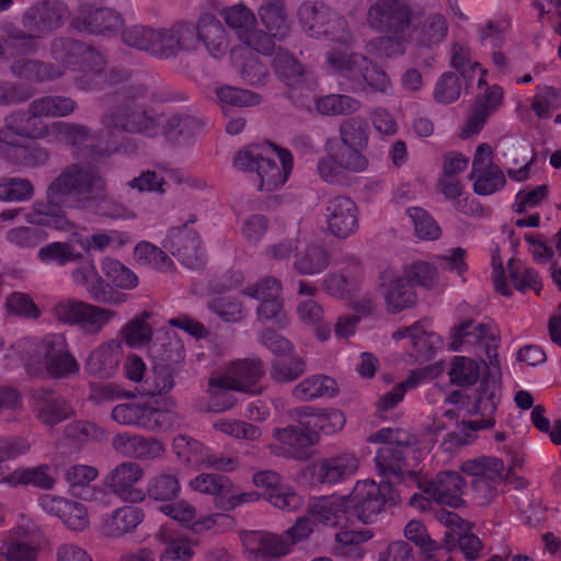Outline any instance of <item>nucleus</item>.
<instances>
[{
  "mask_svg": "<svg viewBox=\"0 0 561 561\" xmlns=\"http://www.w3.org/2000/svg\"><path fill=\"white\" fill-rule=\"evenodd\" d=\"M90 210L108 218H134L124 205L107 197L105 181L90 165L72 163L48 185L46 199L34 203L37 222L57 230L69 231L73 225L66 208Z\"/></svg>",
  "mask_w": 561,
  "mask_h": 561,
  "instance_id": "nucleus-1",
  "label": "nucleus"
},
{
  "mask_svg": "<svg viewBox=\"0 0 561 561\" xmlns=\"http://www.w3.org/2000/svg\"><path fill=\"white\" fill-rule=\"evenodd\" d=\"M148 88L131 84L115 90L107 98L112 102L101 115V123L110 136L140 134L154 137L160 131L161 115L145 103Z\"/></svg>",
  "mask_w": 561,
  "mask_h": 561,
  "instance_id": "nucleus-2",
  "label": "nucleus"
},
{
  "mask_svg": "<svg viewBox=\"0 0 561 561\" xmlns=\"http://www.w3.org/2000/svg\"><path fill=\"white\" fill-rule=\"evenodd\" d=\"M102 272L107 282L96 272L92 262H82L73 272L77 284L84 285L90 297L101 304L118 306L126 301L127 295L113 287L130 289L138 283L137 276L119 261L106 257L102 261Z\"/></svg>",
  "mask_w": 561,
  "mask_h": 561,
  "instance_id": "nucleus-3",
  "label": "nucleus"
},
{
  "mask_svg": "<svg viewBox=\"0 0 561 561\" xmlns=\"http://www.w3.org/2000/svg\"><path fill=\"white\" fill-rule=\"evenodd\" d=\"M233 164L242 171H254L259 179V190L272 192L287 181L293 169V158L288 150L278 149L273 144H253L236 154Z\"/></svg>",
  "mask_w": 561,
  "mask_h": 561,
  "instance_id": "nucleus-4",
  "label": "nucleus"
},
{
  "mask_svg": "<svg viewBox=\"0 0 561 561\" xmlns=\"http://www.w3.org/2000/svg\"><path fill=\"white\" fill-rule=\"evenodd\" d=\"M414 10L407 0H376L367 11L368 26L380 34H404L411 28Z\"/></svg>",
  "mask_w": 561,
  "mask_h": 561,
  "instance_id": "nucleus-5",
  "label": "nucleus"
},
{
  "mask_svg": "<svg viewBox=\"0 0 561 561\" xmlns=\"http://www.w3.org/2000/svg\"><path fill=\"white\" fill-rule=\"evenodd\" d=\"M311 533L310 520L308 518H298L295 525L282 535L252 531L247 535V540L249 543L257 546L250 550L251 554L255 557L280 558L290 551L291 546L306 539Z\"/></svg>",
  "mask_w": 561,
  "mask_h": 561,
  "instance_id": "nucleus-6",
  "label": "nucleus"
},
{
  "mask_svg": "<svg viewBox=\"0 0 561 561\" xmlns=\"http://www.w3.org/2000/svg\"><path fill=\"white\" fill-rule=\"evenodd\" d=\"M56 318L65 323L77 324L87 334H98L116 312L78 300H67L54 308Z\"/></svg>",
  "mask_w": 561,
  "mask_h": 561,
  "instance_id": "nucleus-7",
  "label": "nucleus"
},
{
  "mask_svg": "<svg viewBox=\"0 0 561 561\" xmlns=\"http://www.w3.org/2000/svg\"><path fill=\"white\" fill-rule=\"evenodd\" d=\"M345 500L352 524L356 520L363 524L374 523L386 505L382 488L368 480L358 481Z\"/></svg>",
  "mask_w": 561,
  "mask_h": 561,
  "instance_id": "nucleus-8",
  "label": "nucleus"
},
{
  "mask_svg": "<svg viewBox=\"0 0 561 561\" xmlns=\"http://www.w3.org/2000/svg\"><path fill=\"white\" fill-rule=\"evenodd\" d=\"M112 417L122 425L158 432L171 428L175 421L172 412L138 403L117 404L112 410Z\"/></svg>",
  "mask_w": 561,
  "mask_h": 561,
  "instance_id": "nucleus-9",
  "label": "nucleus"
},
{
  "mask_svg": "<svg viewBox=\"0 0 561 561\" xmlns=\"http://www.w3.org/2000/svg\"><path fill=\"white\" fill-rule=\"evenodd\" d=\"M162 247L188 268L201 270L206 264L201 237L187 224L169 229Z\"/></svg>",
  "mask_w": 561,
  "mask_h": 561,
  "instance_id": "nucleus-10",
  "label": "nucleus"
},
{
  "mask_svg": "<svg viewBox=\"0 0 561 561\" xmlns=\"http://www.w3.org/2000/svg\"><path fill=\"white\" fill-rule=\"evenodd\" d=\"M195 26L190 22H178L170 28L154 30L151 55L167 59L180 51L195 49Z\"/></svg>",
  "mask_w": 561,
  "mask_h": 561,
  "instance_id": "nucleus-11",
  "label": "nucleus"
},
{
  "mask_svg": "<svg viewBox=\"0 0 561 561\" xmlns=\"http://www.w3.org/2000/svg\"><path fill=\"white\" fill-rule=\"evenodd\" d=\"M44 357V365L53 378H70L79 373L80 366L71 355L64 335L53 334L46 336L38 346Z\"/></svg>",
  "mask_w": 561,
  "mask_h": 561,
  "instance_id": "nucleus-12",
  "label": "nucleus"
},
{
  "mask_svg": "<svg viewBox=\"0 0 561 561\" xmlns=\"http://www.w3.org/2000/svg\"><path fill=\"white\" fill-rule=\"evenodd\" d=\"M409 476L416 481L417 486L424 493L432 496L438 504L456 508L463 505L461 492L466 482L458 472H439L435 480L430 481L420 480L416 471H409Z\"/></svg>",
  "mask_w": 561,
  "mask_h": 561,
  "instance_id": "nucleus-13",
  "label": "nucleus"
},
{
  "mask_svg": "<svg viewBox=\"0 0 561 561\" xmlns=\"http://www.w3.org/2000/svg\"><path fill=\"white\" fill-rule=\"evenodd\" d=\"M296 423L284 428H275L273 436L287 446L288 455L295 459L306 460L310 457L309 449L318 443V435L307 425L300 409L295 410Z\"/></svg>",
  "mask_w": 561,
  "mask_h": 561,
  "instance_id": "nucleus-14",
  "label": "nucleus"
},
{
  "mask_svg": "<svg viewBox=\"0 0 561 561\" xmlns=\"http://www.w3.org/2000/svg\"><path fill=\"white\" fill-rule=\"evenodd\" d=\"M66 13L65 4L58 0H42L31 5L22 16L25 30L33 32L35 37L48 33L62 23Z\"/></svg>",
  "mask_w": 561,
  "mask_h": 561,
  "instance_id": "nucleus-15",
  "label": "nucleus"
},
{
  "mask_svg": "<svg viewBox=\"0 0 561 561\" xmlns=\"http://www.w3.org/2000/svg\"><path fill=\"white\" fill-rule=\"evenodd\" d=\"M144 476L140 465L131 461L119 463L105 479V484L111 491L123 500L137 503L141 502L146 494L144 491L134 488Z\"/></svg>",
  "mask_w": 561,
  "mask_h": 561,
  "instance_id": "nucleus-16",
  "label": "nucleus"
},
{
  "mask_svg": "<svg viewBox=\"0 0 561 561\" xmlns=\"http://www.w3.org/2000/svg\"><path fill=\"white\" fill-rule=\"evenodd\" d=\"M327 220L330 231L337 238H347L358 228L356 204L347 196H335L328 202Z\"/></svg>",
  "mask_w": 561,
  "mask_h": 561,
  "instance_id": "nucleus-17",
  "label": "nucleus"
},
{
  "mask_svg": "<svg viewBox=\"0 0 561 561\" xmlns=\"http://www.w3.org/2000/svg\"><path fill=\"white\" fill-rule=\"evenodd\" d=\"M503 100V89L496 84L485 89L483 94L476 96L470 107L466 127L461 131V137L467 138L470 135L478 134L486 123L488 118L494 113Z\"/></svg>",
  "mask_w": 561,
  "mask_h": 561,
  "instance_id": "nucleus-18",
  "label": "nucleus"
},
{
  "mask_svg": "<svg viewBox=\"0 0 561 561\" xmlns=\"http://www.w3.org/2000/svg\"><path fill=\"white\" fill-rule=\"evenodd\" d=\"M122 358L119 342L110 341L93 350L85 360L84 369L90 376L107 379L117 371Z\"/></svg>",
  "mask_w": 561,
  "mask_h": 561,
  "instance_id": "nucleus-19",
  "label": "nucleus"
},
{
  "mask_svg": "<svg viewBox=\"0 0 561 561\" xmlns=\"http://www.w3.org/2000/svg\"><path fill=\"white\" fill-rule=\"evenodd\" d=\"M149 356L153 364L179 370L185 358L184 344L176 334L157 336L149 344Z\"/></svg>",
  "mask_w": 561,
  "mask_h": 561,
  "instance_id": "nucleus-20",
  "label": "nucleus"
},
{
  "mask_svg": "<svg viewBox=\"0 0 561 561\" xmlns=\"http://www.w3.org/2000/svg\"><path fill=\"white\" fill-rule=\"evenodd\" d=\"M70 24L80 32L104 33L117 28L122 24V19L110 8L88 10L82 7L80 14L75 16Z\"/></svg>",
  "mask_w": 561,
  "mask_h": 561,
  "instance_id": "nucleus-21",
  "label": "nucleus"
},
{
  "mask_svg": "<svg viewBox=\"0 0 561 561\" xmlns=\"http://www.w3.org/2000/svg\"><path fill=\"white\" fill-rule=\"evenodd\" d=\"M35 100L27 111H16L4 118L5 128L15 136L24 138H39L47 134V126L43 114L34 111Z\"/></svg>",
  "mask_w": 561,
  "mask_h": 561,
  "instance_id": "nucleus-22",
  "label": "nucleus"
},
{
  "mask_svg": "<svg viewBox=\"0 0 561 561\" xmlns=\"http://www.w3.org/2000/svg\"><path fill=\"white\" fill-rule=\"evenodd\" d=\"M357 468V458L353 455L344 454L319 461L314 466L313 476L321 484H333L351 477Z\"/></svg>",
  "mask_w": 561,
  "mask_h": 561,
  "instance_id": "nucleus-23",
  "label": "nucleus"
},
{
  "mask_svg": "<svg viewBox=\"0 0 561 561\" xmlns=\"http://www.w3.org/2000/svg\"><path fill=\"white\" fill-rule=\"evenodd\" d=\"M196 45L202 41L210 55L220 57L227 49L226 31L214 14H203L195 25Z\"/></svg>",
  "mask_w": 561,
  "mask_h": 561,
  "instance_id": "nucleus-24",
  "label": "nucleus"
},
{
  "mask_svg": "<svg viewBox=\"0 0 561 561\" xmlns=\"http://www.w3.org/2000/svg\"><path fill=\"white\" fill-rule=\"evenodd\" d=\"M380 288L383 290L382 294L389 313H399L413 307L416 302L414 286L404 275L392 279L388 285L380 284Z\"/></svg>",
  "mask_w": 561,
  "mask_h": 561,
  "instance_id": "nucleus-25",
  "label": "nucleus"
},
{
  "mask_svg": "<svg viewBox=\"0 0 561 561\" xmlns=\"http://www.w3.org/2000/svg\"><path fill=\"white\" fill-rule=\"evenodd\" d=\"M204 127L205 122L202 118L187 114H173L160 125L162 134L173 144L187 141L198 136Z\"/></svg>",
  "mask_w": 561,
  "mask_h": 561,
  "instance_id": "nucleus-26",
  "label": "nucleus"
},
{
  "mask_svg": "<svg viewBox=\"0 0 561 561\" xmlns=\"http://www.w3.org/2000/svg\"><path fill=\"white\" fill-rule=\"evenodd\" d=\"M259 16L266 30L278 41L290 32V21L284 0H264L259 8Z\"/></svg>",
  "mask_w": 561,
  "mask_h": 561,
  "instance_id": "nucleus-27",
  "label": "nucleus"
},
{
  "mask_svg": "<svg viewBox=\"0 0 561 561\" xmlns=\"http://www.w3.org/2000/svg\"><path fill=\"white\" fill-rule=\"evenodd\" d=\"M34 397L42 403L38 419L47 425L58 424L73 414L72 407L64 398L55 396L50 389H38Z\"/></svg>",
  "mask_w": 561,
  "mask_h": 561,
  "instance_id": "nucleus-28",
  "label": "nucleus"
},
{
  "mask_svg": "<svg viewBox=\"0 0 561 561\" xmlns=\"http://www.w3.org/2000/svg\"><path fill=\"white\" fill-rule=\"evenodd\" d=\"M448 23L446 18L437 12H431L415 26V45L420 48L432 49L447 36Z\"/></svg>",
  "mask_w": 561,
  "mask_h": 561,
  "instance_id": "nucleus-29",
  "label": "nucleus"
},
{
  "mask_svg": "<svg viewBox=\"0 0 561 561\" xmlns=\"http://www.w3.org/2000/svg\"><path fill=\"white\" fill-rule=\"evenodd\" d=\"M330 264V253L317 243H309L297 250L293 263L294 270L302 276H312L322 273Z\"/></svg>",
  "mask_w": 561,
  "mask_h": 561,
  "instance_id": "nucleus-30",
  "label": "nucleus"
},
{
  "mask_svg": "<svg viewBox=\"0 0 561 561\" xmlns=\"http://www.w3.org/2000/svg\"><path fill=\"white\" fill-rule=\"evenodd\" d=\"M461 470L473 477V479H482L493 482H511L512 468L505 474L504 463L501 459L495 457H478L472 460H467L461 465Z\"/></svg>",
  "mask_w": 561,
  "mask_h": 561,
  "instance_id": "nucleus-31",
  "label": "nucleus"
},
{
  "mask_svg": "<svg viewBox=\"0 0 561 561\" xmlns=\"http://www.w3.org/2000/svg\"><path fill=\"white\" fill-rule=\"evenodd\" d=\"M230 373L233 374L240 383L241 392L259 394L262 388L257 382L265 375V367L260 358H244L236 360Z\"/></svg>",
  "mask_w": 561,
  "mask_h": 561,
  "instance_id": "nucleus-32",
  "label": "nucleus"
},
{
  "mask_svg": "<svg viewBox=\"0 0 561 561\" xmlns=\"http://www.w3.org/2000/svg\"><path fill=\"white\" fill-rule=\"evenodd\" d=\"M14 76L28 81H50L64 75L62 68L35 59H18L11 65Z\"/></svg>",
  "mask_w": 561,
  "mask_h": 561,
  "instance_id": "nucleus-33",
  "label": "nucleus"
},
{
  "mask_svg": "<svg viewBox=\"0 0 561 561\" xmlns=\"http://www.w3.org/2000/svg\"><path fill=\"white\" fill-rule=\"evenodd\" d=\"M144 519L142 511L135 506H124L105 518L102 530L105 536L121 537L133 531Z\"/></svg>",
  "mask_w": 561,
  "mask_h": 561,
  "instance_id": "nucleus-34",
  "label": "nucleus"
},
{
  "mask_svg": "<svg viewBox=\"0 0 561 561\" xmlns=\"http://www.w3.org/2000/svg\"><path fill=\"white\" fill-rule=\"evenodd\" d=\"M304 414V420H307V425L311 427L312 432L319 436L322 432L325 435H331L345 425V416L342 411L337 409L317 410L310 407L299 408Z\"/></svg>",
  "mask_w": 561,
  "mask_h": 561,
  "instance_id": "nucleus-35",
  "label": "nucleus"
},
{
  "mask_svg": "<svg viewBox=\"0 0 561 561\" xmlns=\"http://www.w3.org/2000/svg\"><path fill=\"white\" fill-rule=\"evenodd\" d=\"M273 68L276 76L288 87H298L301 84L308 71L296 57L286 49L278 48L273 59Z\"/></svg>",
  "mask_w": 561,
  "mask_h": 561,
  "instance_id": "nucleus-36",
  "label": "nucleus"
},
{
  "mask_svg": "<svg viewBox=\"0 0 561 561\" xmlns=\"http://www.w3.org/2000/svg\"><path fill=\"white\" fill-rule=\"evenodd\" d=\"M53 58L65 67L79 68L82 66L87 44L70 37H58L51 42ZM61 68V66H59Z\"/></svg>",
  "mask_w": 561,
  "mask_h": 561,
  "instance_id": "nucleus-37",
  "label": "nucleus"
},
{
  "mask_svg": "<svg viewBox=\"0 0 561 561\" xmlns=\"http://www.w3.org/2000/svg\"><path fill=\"white\" fill-rule=\"evenodd\" d=\"M65 477L75 496L85 501H90L94 497L95 491L90 483L98 477L96 468L85 465H75L66 471Z\"/></svg>",
  "mask_w": 561,
  "mask_h": 561,
  "instance_id": "nucleus-38",
  "label": "nucleus"
},
{
  "mask_svg": "<svg viewBox=\"0 0 561 561\" xmlns=\"http://www.w3.org/2000/svg\"><path fill=\"white\" fill-rule=\"evenodd\" d=\"M336 392L335 380L323 375L308 377L293 389V396L301 401H311L323 396L333 397Z\"/></svg>",
  "mask_w": 561,
  "mask_h": 561,
  "instance_id": "nucleus-39",
  "label": "nucleus"
},
{
  "mask_svg": "<svg viewBox=\"0 0 561 561\" xmlns=\"http://www.w3.org/2000/svg\"><path fill=\"white\" fill-rule=\"evenodd\" d=\"M327 147L333 154L335 161H337V164L341 165L347 174L350 172H363L368 165V160L362 153V149L347 146L336 140H330Z\"/></svg>",
  "mask_w": 561,
  "mask_h": 561,
  "instance_id": "nucleus-40",
  "label": "nucleus"
},
{
  "mask_svg": "<svg viewBox=\"0 0 561 561\" xmlns=\"http://www.w3.org/2000/svg\"><path fill=\"white\" fill-rule=\"evenodd\" d=\"M362 107L359 100L347 94H328L316 102L317 111L325 116L351 115Z\"/></svg>",
  "mask_w": 561,
  "mask_h": 561,
  "instance_id": "nucleus-41",
  "label": "nucleus"
},
{
  "mask_svg": "<svg viewBox=\"0 0 561 561\" xmlns=\"http://www.w3.org/2000/svg\"><path fill=\"white\" fill-rule=\"evenodd\" d=\"M34 214L30 215V221L35 222L38 226H30V227H18L10 229L7 232V240L12 244H15L20 248H36L39 244L44 243L48 239L47 231L42 227L43 225L37 222L39 216L36 214L35 208Z\"/></svg>",
  "mask_w": 561,
  "mask_h": 561,
  "instance_id": "nucleus-42",
  "label": "nucleus"
},
{
  "mask_svg": "<svg viewBox=\"0 0 561 561\" xmlns=\"http://www.w3.org/2000/svg\"><path fill=\"white\" fill-rule=\"evenodd\" d=\"M38 260L45 265L65 266L83 257L68 242L54 241L43 245L37 253Z\"/></svg>",
  "mask_w": 561,
  "mask_h": 561,
  "instance_id": "nucleus-43",
  "label": "nucleus"
},
{
  "mask_svg": "<svg viewBox=\"0 0 561 561\" xmlns=\"http://www.w3.org/2000/svg\"><path fill=\"white\" fill-rule=\"evenodd\" d=\"M47 471V466L16 469L1 481L14 486L18 484H32L44 490H50L54 486L55 480Z\"/></svg>",
  "mask_w": 561,
  "mask_h": 561,
  "instance_id": "nucleus-44",
  "label": "nucleus"
},
{
  "mask_svg": "<svg viewBox=\"0 0 561 561\" xmlns=\"http://www.w3.org/2000/svg\"><path fill=\"white\" fill-rule=\"evenodd\" d=\"M339 135L342 144L364 150L368 145L369 125L362 117H351L340 124Z\"/></svg>",
  "mask_w": 561,
  "mask_h": 561,
  "instance_id": "nucleus-45",
  "label": "nucleus"
},
{
  "mask_svg": "<svg viewBox=\"0 0 561 561\" xmlns=\"http://www.w3.org/2000/svg\"><path fill=\"white\" fill-rule=\"evenodd\" d=\"M375 462L382 476H393L399 481L403 480V467L405 466V459L402 449L392 445L382 446L377 451Z\"/></svg>",
  "mask_w": 561,
  "mask_h": 561,
  "instance_id": "nucleus-46",
  "label": "nucleus"
},
{
  "mask_svg": "<svg viewBox=\"0 0 561 561\" xmlns=\"http://www.w3.org/2000/svg\"><path fill=\"white\" fill-rule=\"evenodd\" d=\"M491 328L486 324H477L473 327V320H466L451 329L449 348L454 352L460 350L465 342L471 344L481 343L489 336Z\"/></svg>",
  "mask_w": 561,
  "mask_h": 561,
  "instance_id": "nucleus-47",
  "label": "nucleus"
},
{
  "mask_svg": "<svg viewBox=\"0 0 561 561\" xmlns=\"http://www.w3.org/2000/svg\"><path fill=\"white\" fill-rule=\"evenodd\" d=\"M501 380H493L488 376H482L479 388L476 391L474 404L470 411L471 414L491 416L496 410V391L500 389Z\"/></svg>",
  "mask_w": 561,
  "mask_h": 561,
  "instance_id": "nucleus-48",
  "label": "nucleus"
},
{
  "mask_svg": "<svg viewBox=\"0 0 561 561\" xmlns=\"http://www.w3.org/2000/svg\"><path fill=\"white\" fill-rule=\"evenodd\" d=\"M149 311H142L122 329V335L126 344L130 347H138L149 344L152 337V329L147 323L150 318Z\"/></svg>",
  "mask_w": 561,
  "mask_h": 561,
  "instance_id": "nucleus-49",
  "label": "nucleus"
},
{
  "mask_svg": "<svg viewBox=\"0 0 561 561\" xmlns=\"http://www.w3.org/2000/svg\"><path fill=\"white\" fill-rule=\"evenodd\" d=\"M412 41V36H404V34H382L369 42L368 48L380 57L393 58L404 55L407 45Z\"/></svg>",
  "mask_w": 561,
  "mask_h": 561,
  "instance_id": "nucleus-50",
  "label": "nucleus"
},
{
  "mask_svg": "<svg viewBox=\"0 0 561 561\" xmlns=\"http://www.w3.org/2000/svg\"><path fill=\"white\" fill-rule=\"evenodd\" d=\"M450 383L468 387L477 382L480 376L479 364L467 356H455L448 370Z\"/></svg>",
  "mask_w": 561,
  "mask_h": 561,
  "instance_id": "nucleus-51",
  "label": "nucleus"
},
{
  "mask_svg": "<svg viewBox=\"0 0 561 561\" xmlns=\"http://www.w3.org/2000/svg\"><path fill=\"white\" fill-rule=\"evenodd\" d=\"M312 512L318 515L319 519L334 527H347L352 525L348 512L346 511L345 496L337 501L325 502L313 505Z\"/></svg>",
  "mask_w": 561,
  "mask_h": 561,
  "instance_id": "nucleus-52",
  "label": "nucleus"
},
{
  "mask_svg": "<svg viewBox=\"0 0 561 561\" xmlns=\"http://www.w3.org/2000/svg\"><path fill=\"white\" fill-rule=\"evenodd\" d=\"M135 257L138 263L152 266L161 272H169L174 267L173 261L164 250L146 241L136 245Z\"/></svg>",
  "mask_w": 561,
  "mask_h": 561,
  "instance_id": "nucleus-53",
  "label": "nucleus"
},
{
  "mask_svg": "<svg viewBox=\"0 0 561 561\" xmlns=\"http://www.w3.org/2000/svg\"><path fill=\"white\" fill-rule=\"evenodd\" d=\"M473 191L478 195H490L504 187L506 180L501 168L488 160V168L474 176Z\"/></svg>",
  "mask_w": 561,
  "mask_h": 561,
  "instance_id": "nucleus-54",
  "label": "nucleus"
},
{
  "mask_svg": "<svg viewBox=\"0 0 561 561\" xmlns=\"http://www.w3.org/2000/svg\"><path fill=\"white\" fill-rule=\"evenodd\" d=\"M306 371V362L302 357L278 358L272 362L270 376L278 383L291 382Z\"/></svg>",
  "mask_w": 561,
  "mask_h": 561,
  "instance_id": "nucleus-55",
  "label": "nucleus"
},
{
  "mask_svg": "<svg viewBox=\"0 0 561 561\" xmlns=\"http://www.w3.org/2000/svg\"><path fill=\"white\" fill-rule=\"evenodd\" d=\"M207 308L225 322H240L245 317L243 304L234 297H215L208 300Z\"/></svg>",
  "mask_w": 561,
  "mask_h": 561,
  "instance_id": "nucleus-56",
  "label": "nucleus"
},
{
  "mask_svg": "<svg viewBox=\"0 0 561 561\" xmlns=\"http://www.w3.org/2000/svg\"><path fill=\"white\" fill-rule=\"evenodd\" d=\"M77 107V102L69 96L48 95L35 99L34 111L43 116L62 117L73 113Z\"/></svg>",
  "mask_w": 561,
  "mask_h": 561,
  "instance_id": "nucleus-57",
  "label": "nucleus"
},
{
  "mask_svg": "<svg viewBox=\"0 0 561 561\" xmlns=\"http://www.w3.org/2000/svg\"><path fill=\"white\" fill-rule=\"evenodd\" d=\"M176 371L152 363V375L145 380L144 392L153 397L171 391L174 387V374Z\"/></svg>",
  "mask_w": 561,
  "mask_h": 561,
  "instance_id": "nucleus-58",
  "label": "nucleus"
},
{
  "mask_svg": "<svg viewBox=\"0 0 561 561\" xmlns=\"http://www.w3.org/2000/svg\"><path fill=\"white\" fill-rule=\"evenodd\" d=\"M330 10L324 4H307L300 8V22L311 36L329 35L328 30H320L327 21Z\"/></svg>",
  "mask_w": 561,
  "mask_h": 561,
  "instance_id": "nucleus-59",
  "label": "nucleus"
},
{
  "mask_svg": "<svg viewBox=\"0 0 561 561\" xmlns=\"http://www.w3.org/2000/svg\"><path fill=\"white\" fill-rule=\"evenodd\" d=\"M180 483L175 476L162 473L152 478L147 488V494L154 501H172L180 493Z\"/></svg>",
  "mask_w": 561,
  "mask_h": 561,
  "instance_id": "nucleus-60",
  "label": "nucleus"
},
{
  "mask_svg": "<svg viewBox=\"0 0 561 561\" xmlns=\"http://www.w3.org/2000/svg\"><path fill=\"white\" fill-rule=\"evenodd\" d=\"M190 485L202 493L215 495L214 504L217 507V499L224 497L231 488V481L228 477L218 473H203L191 481Z\"/></svg>",
  "mask_w": 561,
  "mask_h": 561,
  "instance_id": "nucleus-61",
  "label": "nucleus"
},
{
  "mask_svg": "<svg viewBox=\"0 0 561 561\" xmlns=\"http://www.w3.org/2000/svg\"><path fill=\"white\" fill-rule=\"evenodd\" d=\"M461 81L457 73L447 71L443 73L435 85L434 99L442 104L457 101L461 94Z\"/></svg>",
  "mask_w": 561,
  "mask_h": 561,
  "instance_id": "nucleus-62",
  "label": "nucleus"
},
{
  "mask_svg": "<svg viewBox=\"0 0 561 561\" xmlns=\"http://www.w3.org/2000/svg\"><path fill=\"white\" fill-rule=\"evenodd\" d=\"M408 214L412 219L415 233L423 240H436L440 237L442 230L435 219L423 208H409Z\"/></svg>",
  "mask_w": 561,
  "mask_h": 561,
  "instance_id": "nucleus-63",
  "label": "nucleus"
},
{
  "mask_svg": "<svg viewBox=\"0 0 561 561\" xmlns=\"http://www.w3.org/2000/svg\"><path fill=\"white\" fill-rule=\"evenodd\" d=\"M53 129L66 144L73 147L82 145L84 141L91 140L93 137L92 130L82 124L56 122L53 124Z\"/></svg>",
  "mask_w": 561,
  "mask_h": 561,
  "instance_id": "nucleus-64",
  "label": "nucleus"
}]
</instances>
